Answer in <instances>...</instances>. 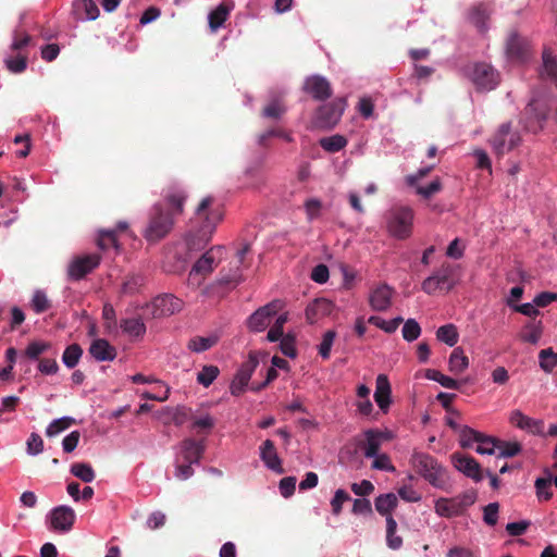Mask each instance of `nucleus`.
Masks as SVG:
<instances>
[{
	"instance_id": "c756f323",
	"label": "nucleus",
	"mask_w": 557,
	"mask_h": 557,
	"mask_svg": "<svg viewBox=\"0 0 557 557\" xmlns=\"http://www.w3.org/2000/svg\"><path fill=\"white\" fill-rule=\"evenodd\" d=\"M250 251V244L246 243L236 252V269L231 274H222L220 282L222 284H236L240 281L242 274L239 272V265L244 263L245 256Z\"/></svg>"
},
{
	"instance_id": "0e129e2a",
	"label": "nucleus",
	"mask_w": 557,
	"mask_h": 557,
	"mask_svg": "<svg viewBox=\"0 0 557 557\" xmlns=\"http://www.w3.org/2000/svg\"><path fill=\"white\" fill-rule=\"evenodd\" d=\"M336 333L332 330L325 332L323 335L322 342L319 345V354L323 359H329L331 354V348L333 342L335 339Z\"/></svg>"
},
{
	"instance_id": "2f4dec72",
	"label": "nucleus",
	"mask_w": 557,
	"mask_h": 557,
	"mask_svg": "<svg viewBox=\"0 0 557 557\" xmlns=\"http://www.w3.org/2000/svg\"><path fill=\"white\" fill-rule=\"evenodd\" d=\"M52 349V344L46 341H32L26 346L23 357L28 360L38 361L40 356Z\"/></svg>"
},
{
	"instance_id": "f257e3e1",
	"label": "nucleus",
	"mask_w": 557,
	"mask_h": 557,
	"mask_svg": "<svg viewBox=\"0 0 557 557\" xmlns=\"http://www.w3.org/2000/svg\"><path fill=\"white\" fill-rule=\"evenodd\" d=\"M213 197L207 196L195 211L193 230L186 238V245L190 251L205 249L222 220V212L218 207H213Z\"/></svg>"
},
{
	"instance_id": "774afa93",
	"label": "nucleus",
	"mask_w": 557,
	"mask_h": 557,
	"mask_svg": "<svg viewBox=\"0 0 557 557\" xmlns=\"http://www.w3.org/2000/svg\"><path fill=\"white\" fill-rule=\"evenodd\" d=\"M417 194L425 199L431 198L433 195L442 190V183L440 178H435L428 186H416Z\"/></svg>"
},
{
	"instance_id": "603ef678",
	"label": "nucleus",
	"mask_w": 557,
	"mask_h": 557,
	"mask_svg": "<svg viewBox=\"0 0 557 557\" xmlns=\"http://www.w3.org/2000/svg\"><path fill=\"white\" fill-rule=\"evenodd\" d=\"M478 446L475 451L481 455H493L495 449L498 447V440L492 436H487L482 433V436L476 442Z\"/></svg>"
},
{
	"instance_id": "9d476101",
	"label": "nucleus",
	"mask_w": 557,
	"mask_h": 557,
	"mask_svg": "<svg viewBox=\"0 0 557 557\" xmlns=\"http://www.w3.org/2000/svg\"><path fill=\"white\" fill-rule=\"evenodd\" d=\"M187 199V193L180 186H171L164 190L162 205L164 211L173 218H177L184 212V205Z\"/></svg>"
},
{
	"instance_id": "8fccbe9b",
	"label": "nucleus",
	"mask_w": 557,
	"mask_h": 557,
	"mask_svg": "<svg viewBox=\"0 0 557 557\" xmlns=\"http://www.w3.org/2000/svg\"><path fill=\"white\" fill-rule=\"evenodd\" d=\"M547 478H539L535 481L536 495L540 500H549L553 497V492L549 490L552 484V475L546 470Z\"/></svg>"
},
{
	"instance_id": "c85d7f7f",
	"label": "nucleus",
	"mask_w": 557,
	"mask_h": 557,
	"mask_svg": "<svg viewBox=\"0 0 557 557\" xmlns=\"http://www.w3.org/2000/svg\"><path fill=\"white\" fill-rule=\"evenodd\" d=\"M542 334H543L542 321L541 320H539V321L532 320L523 326L519 337L524 343L536 345L540 342Z\"/></svg>"
},
{
	"instance_id": "6e6d98bb",
	"label": "nucleus",
	"mask_w": 557,
	"mask_h": 557,
	"mask_svg": "<svg viewBox=\"0 0 557 557\" xmlns=\"http://www.w3.org/2000/svg\"><path fill=\"white\" fill-rule=\"evenodd\" d=\"M7 67L12 73H22L27 67V54L18 52L15 57L5 59Z\"/></svg>"
},
{
	"instance_id": "dca6fc26",
	"label": "nucleus",
	"mask_w": 557,
	"mask_h": 557,
	"mask_svg": "<svg viewBox=\"0 0 557 557\" xmlns=\"http://www.w3.org/2000/svg\"><path fill=\"white\" fill-rule=\"evenodd\" d=\"M75 512L69 506H59L52 509L51 527L60 532H67L73 528L75 522Z\"/></svg>"
},
{
	"instance_id": "37998d69",
	"label": "nucleus",
	"mask_w": 557,
	"mask_h": 557,
	"mask_svg": "<svg viewBox=\"0 0 557 557\" xmlns=\"http://www.w3.org/2000/svg\"><path fill=\"white\" fill-rule=\"evenodd\" d=\"M71 473L85 483H90L95 480V471L89 463H73L71 466Z\"/></svg>"
},
{
	"instance_id": "052dcab7",
	"label": "nucleus",
	"mask_w": 557,
	"mask_h": 557,
	"mask_svg": "<svg viewBox=\"0 0 557 557\" xmlns=\"http://www.w3.org/2000/svg\"><path fill=\"white\" fill-rule=\"evenodd\" d=\"M348 500H350L349 494L345 490L338 488L331 499L332 513L338 516L343 510L344 503Z\"/></svg>"
},
{
	"instance_id": "9b49d317",
	"label": "nucleus",
	"mask_w": 557,
	"mask_h": 557,
	"mask_svg": "<svg viewBox=\"0 0 557 557\" xmlns=\"http://www.w3.org/2000/svg\"><path fill=\"white\" fill-rule=\"evenodd\" d=\"M101 257L97 253L75 257L69 264L67 274L70 278L78 281L100 264Z\"/></svg>"
},
{
	"instance_id": "c03bdc74",
	"label": "nucleus",
	"mask_w": 557,
	"mask_h": 557,
	"mask_svg": "<svg viewBox=\"0 0 557 557\" xmlns=\"http://www.w3.org/2000/svg\"><path fill=\"white\" fill-rule=\"evenodd\" d=\"M403 321L404 319L401 317H397L389 321H385L384 319L377 315H371L368 320L370 324L375 325L376 327L389 334L394 333L398 329L400 323H403Z\"/></svg>"
},
{
	"instance_id": "39448f33",
	"label": "nucleus",
	"mask_w": 557,
	"mask_h": 557,
	"mask_svg": "<svg viewBox=\"0 0 557 557\" xmlns=\"http://www.w3.org/2000/svg\"><path fill=\"white\" fill-rule=\"evenodd\" d=\"M455 272V265L444 262L438 270L422 282L421 289L428 295H434L437 290L450 292L457 284Z\"/></svg>"
},
{
	"instance_id": "a211bd4d",
	"label": "nucleus",
	"mask_w": 557,
	"mask_h": 557,
	"mask_svg": "<svg viewBox=\"0 0 557 557\" xmlns=\"http://www.w3.org/2000/svg\"><path fill=\"white\" fill-rule=\"evenodd\" d=\"M260 459L270 470L280 474L284 472L282 460L278 457L275 445L271 440H265L260 446Z\"/></svg>"
},
{
	"instance_id": "5701e85b",
	"label": "nucleus",
	"mask_w": 557,
	"mask_h": 557,
	"mask_svg": "<svg viewBox=\"0 0 557 557\" xmlns=\"http://www.w3.org/2000/svg\"><path fill=\"white\" fill-rule=\"evenodd\" d=\"M506 52L511 61L523 62L528 55L527 42L517 34H511L507 39Z\"/></svg>"
},
{
	"instance_id": "bf43d9fd",
	"label": "nucleus",
	"mask_w": 557,
	"mask_h": 557,
	"mask_svg": "<svg viewBox=\"0 0 557 557\" xmlns=\"http://www.w3.org/2000/svg\"><path fill=\"white\" fill-rule=\"evenodd\" d=\"M499 450V457L509 458L517 456L522 447L521 444L518 442H505L498 440V447Z\"/></svg>"
},
{
	"instance_id": "f3484780",
	"label": "nucleus",
	"mask_w": 557,
	"mask_h": 557,
	"mask_svg": "<svg viewBox=\"0 0 557 557\" xmlns=\"http://www.w3.org/2000/svg\"><path fill=\"white\" fill-rule=\"evenodd\" d=\"M257 364L258 361L256 359H250L240 367L230 386L232 395L239 396L244 393Z\"/></svg>"
},
{
	"instance_id": "4d7b16f0",
	"label": "nucleus",
	"mask_w": 557,
	"mask_h": 557,
	"mask_svg": "<svg viewBox=\"0 0 557 557\" xmlns=\"http://www.w3.org/2000/svg\"><path fill=\"white\" fill-rule=\"evenodd\" d=\"M403 337L407 342L416 341L421 334V327L414 319H408L401 330Z\"/></svg>"
},
{
	"instance_id": "e2e57ef3",
	"label": "nucleus",
	"mask_w": 557,
	"mask_h": 557,
	"mask_svg": "<svg viewBox=\"0 0 557 557\" xmlns=\"http://www.w3.org/2000/svg\"><path fill=\"white\" fill-rule=\"evenodd\" d=\"M296 338L292 334H286L282 337L280 343V349L283 355L289 358H295L297 355V350L295 347Z\"/></svg>"
},
{
	"instance_id": "5fc2aeb1",
	"label": "nucleus",
	"mask_w": 557,
	"mask_h": 557,
	"mask_svg": "<svg viewBox=\"0 0 557 557\" xmlns=\"http://www.w3.org/2000/svg\"><path fill=\"white\" fill-rule=\"evenodd\" d=\"M285 111L286 109L284 104L280 100L275 99L262 109L261 114L267 119L278 120L285 113Z\"/></svg>"
},
{
	"instance_id": "aec40b11",
	"label": "nucleus",
	"mask_w": 557,
	"mask_h": 557,
	"mask_svg": "<svg viewBox=\"0 0 557 557\" xmlns=\"http://www.w3.org/2000/svg\"><path fill=\"white\" fill-rule=\"evenodd\" d=\"M391 384L385 374H379L375 382L374 400L379 408L386 412L391 405Z\"/></svg>"
},
{
	"instance_id": "4468645a",
	"label": "nucleus",
	"mask_w": 557,
	"mask_h": 557,
	"mask_svg": "<svg viewBox=\"0 0 557 557\" xmlns=\"http://www.w3.org/2000/svg\"><path fill=\"white\" fill-rule=\"evenodd\" d=\"M451 460L455 468L468 478L475 482L483 480L481 466L473 457L455 453L451 455Z\"/></svg>"
},
{
	"instance_id": "13d9d810",
	"label": "nucleus",
	"mask_w": 557,
	"mask_h": 557,
	"mask_svg": "<svg viewBox=\"0 0 557 557\" xmlns=\"http://www.w3.org/2000/svg\"><path fill=\"white\" fill-rule=\"evenodd\" d=\"M97 245L101 250H107L110 247L117 248L119 245L115 231H100Z\"/></svg>"
},
{
	"instance_id": "a878e982",
	"label": "nucleus",
	"mask_w": 557,
	"mask_h": 557,
	"mask_svg": "<svg viewBox=\"0 0 557 557\" xmlns=\"http://www.w3.org/2000/svg\"><path fill=\"white\" fill-rule=\"evenodd\" d=\"M490 15L491 9L486 4L480 3L469 10L468 18L480 33H485L487 30L486 22L488 21Z\"/></svg>"
},
{
	"instance_id": "3c124183",
	"label": "nucleus",
	"mask_w": 557,
	"mask_h": 557,
	"mask_svg": "<svg viewBox=\"0 0 557 557\" xmlns=\"http://www.w3.org/2000/svg\"><path fill=\"white\" fill-rule=\"evenodd\" d=\"M30 306L36 313H42L51 308V301L41 289L35 290Z\"/></svg>"
},
{
	"instance_id": "f03ea898",
	"label": "nucleus",
	"mask_w": 557,
	"mask_h": 557,
	"mask_svg": "<svg viewBox=\"0 0 557 557\" xmlns=\"http://www.w3.org/2000/svg\"><path fill=\"white\" fill-rule=\"evenodd\" d=\"M413 469L432 486L449 492L451 484L447 470L429 454L414 451L410 458Z\"/></svg>"
},
{
	"instance_id": "58836bf2",
	"label": "nucleus",
	"mask_w": 557,
	"mask_h": 557,
	"mask_svg": "<svg viewBox=\"0 0 557 557\" xmlns=\"http://www.w3.org/2000/svg\"><path fill=\"white\" fill-rule=\"evenodd\" d=\"M458 337L457 327L454 324L440 326L436 331V338L450 347L457 344Z\"/></svg>"
},
{
	"instance_id": "79ce46f5",
	"label": "nucleus",
	"mask_w": 557,
	"mask_h": 557,
	"mask_svg": "<svg viewBox=\"0 0 557 557\" xmlns=\"http://www.w3.org/2000/svg\"><path fill=\"white\" fill-rule=\"evenodd\" d=\"M425 377L440 383L445 388L458 389L459 382L450 376L444 375L438 370L428 369Z\"/></svg>"
},
{
	"instance_id": "f8f14e48",
	"label": "nucleus",
	"mask_w": 557,
	"mask_h": 557,
	"mask_svg": "<svg viewBox=\"0 0 557 557\" xmlns=\"http://www.w3.org/2000/svg\"><path fill=\"white\" fill-rule=\"evenodd\" d=\"M221 247L211 248L207 250L193 265L189 272V281L199 285L201 281L209 275L215 267V250H221Z\"/></svg>"
},
{
	"instance_id": "412c9836",
	"label": "nucleus",
	"mask_w": 557,
	"mask_h": 557,
	"mask_svg": "<svg viewBox=\"0 0 557 557\" xmlns=\"http://www.w3.org/2000/svg\"><path fill=\"white\" fill-rule=\"evenodd\" d=\"M88 351L90 356L97 361H112L116 357L115 347L103 338H97L92 341Z\"/></svg>"
},
{
	"instance_id": "4be33fe9",
	"label": "nucleus",
	"mask_w": 557,
	"mask_h": 557,
	"mask_svg": "<svg viewBox=\"0 0 557 557\" xmlns=\"http://www.w3.org/2000/svg\"><path fill=\"white\" fill-rule=\"evenodd\" d=\"M181 451L185 462L199 463L205 451L203 441L186 438L181 444Z\"/></svg>"
},
{
	"instance_id": "ddd939ff",
	"label": "nucleus",
	"mask_w": 557,
	"mask_h": 557,
	"mask_svg": "<svg viewBox=\"0 0 557 557\" xmlns=\"http://www.w3.org/2000/svg\"><path fill=\"white\" fill-rule=\"evenodd\" d=\"M182 307V300L172 294L158 296L151 304L153 318L172 315L181 311Z\"/></svg>"
},
{
	"instance_id": "49530a36",
	"label": "nucleus",
	"mask_w": 557,
	"mask_h": 557,
	"mask_svg": "<svg viewBox=\"0 0 557 557\" xmlns=\"http://www.w3.org/2000/svg\"><path fill=\"white\" fill-rule=\"evenodd\" d=\"M539 359L541 369L546 373H552L557 367V354L552 348L542 349Z\"/></svg>"
},
{
	"instance_id": "6e6552de",
	"label": "nucleus",
	"mask_w": 557,
	"mask_h": 557,
	"mask_svg": "<svg viewBox=\"0 0 557 557\" xmlns=\"http://www.w3.org/2000/svg\"><path fill=\"white\" fill-rule=\"evenodd\" d=\"M346 107L344 98H337L321 106L315 113L314 125L319 128H331L341 120Z\"/></svg>"
},
{
	"instance_id": "20e7f679",
	"label": "nucleus",
	"mask_w": 557,
	"mask_h": 557,
	"mask_svg": "<svg viewBox=\"0 0 557 557\" xmlns=\"http://www.w3.org/2000/svg\"><path fill=\"white\" fill-rule=\"evenodd\" d=\"M175 218L164 211L162 205H154L150 212L149 223L144 232L148 242H158L165 237L173 228Z\"/></svg>"
},
{
	"instance_id": "4c0bfd02",
	"label": "nucleus",
	"mask_w": 557,
	"mask_h": 557,
	"mask_svg": "<svg viewBox=\"0 0 557 557\" xmlns=\"http://www.w3.org/2000/svg\"><path fill=\"white\" fill-rule=\"evenodd\" d=\"M543 71L541 75L547 77L557 86V55H553L549 51L543 52Z\"/></svg>"
},
{
	"instance_id": "7ed1b4c3",
	"label": "nucleus",
	"mask_w": 557,
	"mask_h": 557,
	"mask_svg": "<svg viewBox=\"0 0 557 557\" xmlns=\"http://www.w3.org/2000/svg\"><path fill=\"white\" fill-rule=\"evenodd\" d=\"M414 212L410 207L396 206L385 214L386 228L391 236L404 240L411 236Z\"/></svg>"
},
{
	"instance_id": "680f3d73",
	"label": "nucleus",
	"mask_w": 557,
	"mask_h": 557,
	"mask_svg": "<svg viewBox=\"0 0 557 557\" xmlns=\"http://www.w3.org/2000/svg\"><path fill=\"white\" fill-rule=\"evenodd\" d=\"M270 137H280L283 138L287 143H292L294 139L290 134L286 133L282 128H271L267 132L262 133L259 136L258 143L260 146H267V141Z\"/></svg>"
},
{
	"instance_id": "7c9ffc66",
	"label": "nucleus",
	"mask_w": 557,
	"mask_h": 557,
	"mask_svg": "<svg viewBox=\"0 0 557 557\" xmlns=\"http://www.w3.org/2000/svg\"><path fill=\"white\" fill-rule=\"evenodd\" d=\"M74 10L81 18L95 21L99 16V8L94 0H77Z\"/></svg>"
},
{
	"instance_id": "ea45409f",
	"label": "nucleus",
	"mask_w": 557,
	"mask_h": 557,
	"mask_svg": "<svg viewBox=\"0 0 557 557\" xmlns=\"http://www.w3.org/2000/svg\"><path fill=\"white\" fill-rule=\"evenodd\" d=\"M123 332L126 334L139 337L146 333V325L140 318L125 319L121 323Z\"/></svg>"
},
{
	"instance_id": "a19ab883",
	"label": "nucleus",
	"mask_w": 557,
	"mask_h": 557,
	"mask_svg": "<svg viewBox=\"0 0 557 557\" xmlns=\"http://www.w3.org/2000/svg\"><path fill=\"white\" fill-rule=\"evenodd\" d=\"M83 349L82 347L74 343L69 345L62 355V361L69 369H73L79 362L82 358Z\"/></svg>"
},
{
	"instance_id": "473e14b6",
	"label": "nucleus",
	"mask_w": 557,
	"mask_h": 557,
	"mask_svg": "<svg viewBox=\"0 0 557 557\" xmlns=\"http://www.w3.org/2000/svg\"><path fill=\"white\" fill-rule=\"evenodd\" d=\"M232 5L226 3L219 4L213 11L210 12L208 20L209 26L212 30L220 28L227 20Z\"/></svg>"
},
{
	"instance_id": "2eb2a0df",
	"label": "nucleus",
	"mask_w": 557,
	"mask_h": 557,
	"mask_svg": "<svg viewBox=\"0 0 557 557\" xmlns=\"http://www.w3.org/2000/svg\"><path fill=\"white\" fill-rule=\"evenodd\" d=\"M304 90L319 101H323L332 96L330 82L320 75L309 76L305 82Z\"/></svg>"
},
{
	"instance_id": "0eeeda50",
	"label": "nucleus",
	"mask_w": 557,
	"mask_h": 557,
	"mask_svg": "<svg viewBox=\"0 0 557 557\" xmlns=\"http://www.w3.org/2000/svg\"><path fill=\"white\" fill-rule=\"evenodd\" d=\"M520 135L511 129L510 123H503L490 138V144L497 157H503L520 144Z\"/></svg>"
},
{
	"instance_id": "09e8293b",
	"label": "nucleus",
	"mask_w": 557,
	"mask_h": 557,
	"mask_svg": "<svg viewBox=\"0 0 557 557\" xmlns=\"http://www.w3.org/2000/svg\"><path fill=\"white\" fill-rule=\"evenodd\" d=\"M75 423V419L71 417H63L60 419L53 420L46 429V435L52 437L60 432L69 429L71 425Z\"/></svg>"
},
{
	"instance_id": "de8ad7c7",
	"label": "nucleus",
	"mask_w": 557,
	"mask_h": 557,
	"mask_svg": "<svg viewBox=\"0 0 557 557\" xmlns=\"http://www.w3.org/2000/svg\"><path fill=\"white\" fill-rule=\"evenodd\" d=\"M347 145V139L342 135H333L320 139V146L327 152H338Z\"/></svg>"
},
{
	"instance_id": "a18cd8bd",
	"label": "nucleus",
	"mask_w": 557,
	"mask_h": 557,
	"mask_svg": "<svg viewBox=\"0 0 557 557\" xmlns=\"http://www.w3.org/2000/svg\"><path fill=\"white\" fill-rule=\"evenodd\" d=\"M459 435V444L462 448H471L478 440L481 438L482 433L473 430L468 425H463L460 429Z\"/></svg>"
},
{
	"instance_id": "423d86ee",
	"label": "nucleus",
	"mask_w": 557,
	"mask_h": 557,
	"mask_svg": "<svg viewBox=\"0 0 557 557\" xmlns=\"http://www.w3.org/2000/svg\"><path fill=\"white\" fill-rule=\"evenodd\" d=\"M466 73L480 91L492 90L499 83L498 72L485 62H478L468 66Z\"/></svg>"
},
{
	"instance_id": "c9c22d12",
	"label": "nucleus",
	"mask_w": 557,
	"mask_h": 557,
	"mask_svg": "<svg viewBox=\"0 0 557 557\" xmlns=\"http://www.w3.org/2000/svg\"><path fill=\"white\" fill-rule=\"evenodd\" d=\"M218 342L219 337L216 335H210L207 337L195 336L188 341L187 347L194 352H203L216 345Z\"/></svg>"
},
{
	"instance_id": "338daca9",
	"label": "nucleus",
	"mask_w": 557,
	"mask_h": 557,
	"mask_svg": "<svg viewBox=\"0 0 557 557\" xmlns=\"http://www.w3.org/2000/svg\"><path fill=\"white\" fill-rule=\"evenodd\" d=\"M38 370L45 375H52L59 371V364L54 357L38 360Z\"/></svg>"
},
{
	"instance_id": "1a4fd4ad",
	"label": "nucleus",
	"mask_w": 557,
	"mask_h": 557,
	"mask_svg": "<svg viewBox=\"0 0 557 557\" xmlns=\"http://www.w3.org/2000/svg\"><path fill=\"white\" fill-rule=\"evenodd\" d=\"M284 307V304L280 299L272 300L263 307L256 310L247 320V326L251 332H262L271 323V320Z\"/></svg>"
},
{
	"instance_id": "69168bd1",
	"label": "nucleus",
	"mask_w": 557,
	"mask_h": 557,
	"mask_svg": "<svg viewBox=\"0 0 557 557\" xmlns=\"http://www.w3.org/2000/svg\"><path fill=\"white\" fill-rule=\"evenodd\" d=\"M32 41V36L23 30H15L13 34V41L11 45L12 51H21Z\"/></svg>"
},
{
	"instance_id": "72a5a7b5",
	"label": "nucleus",
	"mask_w": 557,
	"mask_h": 557,
	"mask_svg": "<svg viewBox=\"0 0 557 557\" xmlns=\"http://www.w3.org/2000/svg\"><path fill=\"white\" fill-rule=\"evenodd\" d=\"M398 499L395 494H381L375 498V509L382 516H389L392 510L396 508Z\"/></svg>"
},
{
	"instance_id": "6ab92c4d",
	"label": "nucleus",
	"mask_w": 557,
	"mask_h": 557,
	"mask_svg": "<svg viewBox=\"0 0 557 557\" xmlns=\"http://www.w3.org/2000/svg\"><path fill=\"white\" fill-rule=\"evenodd\" d=\"M393 289L382 284L370 294L369 302L374 311H386L392 305Z\"/></svg>"
},
{
	"instance_id": "b1692460",
	"label": "nucleus",
	"mask_w": 557,
	"mask_h": 557,
	"mask_svg": "<svg viewBox=\"0 0 557 557\" xmlns=\"http://www.w3.org/2000/svg\"><path fill=\"white\" fill-rule=\"evenodd\" d=\"M509 421L515 426L525 430L532 433H541L543 431L544 423L541 420H534L525 414H523L520 410H513L510 413Z\"/></svg>"
},
{
	"instance_id": "bb28decb",
	"label": "nucleus",
	"mask_w": 557,
	"mask_h": 557,
	"mask_svg": "<svg viewBox=\"0 0 557 557\" xmlns=\"http://www.w3.org/2000/svg\"><path fill=\"white\" fill-rule=\"evenodd\" d=\"M332 309V301L324 298L315 299L306 308L307 321L309 323H314L319 318L330 314Z\"/></svg>"
},
{
	"instance_id": "f704fd0d",
	"label": "nucleus",
	"mask_w": 557,
	"mask_h": 557,
	"mask_svg": "<svg viewBox=\"0 0 557 557\" xmlns=\"http://www.w3.org/2000/svg\"><path fill=\"white\" fill-rule=\"evenodd\" d=\"M191 420V429L197 432V434L208 435L211 430L215 426V419L209 413L201 416H193Z\"/></svg>"
},
{
	"instance_id": "e433bc0d",
	"label": "nucleus",
	"mask_w": 557,
	"mask_h": 557,
	"mask_svg": "<svg viewBox=\"0 0 557 557\" xmlns=\"http://www.w3.org/2000/svg\"><path fill=\"white\" fill-rule=\"evenodd\" d=\"M469 366V359L460 347L453 350L449 357V370L455 374L462 373Z\"/></svg>"
},
{
	"instance_id": "864d4df0",
	"label": "nucleus",
	"mask_w": 557,
	"mask_h": 557,
	"mask_svg": "<svg viewBox=\"0 0 557 557\" xmlns=\"http://www.w3.org/2000/svg\"><path fill=\"white\" fill-rule=\"evenodd\" d=\"M220 370L216 366H205L197 374V382L208 387L218 377Z\"/></svg>"
},
{
	"instance_id": "cd10ccee",
	"label": "nucleus",
	"mask_w": 557,
	"mask_h": 557,
	"mask_svg": "<svg viewBox=\"0 0 557 557\" xmlns=\"http://www.w3.org/2000/svg\"><path fill=\"white\" fill-rule=\"evenodd\" d=\"M435 512L446 518L458 516L462 512V504L457 498H440L435 503Z\"/></svg>"
},
{
	"instance_id": "393cba45",
	"label": "nucleus",
	"mask_w": 557,
	"mask_h": 557,
	"mask_svg": "<svg viewBox=\"0 0 557 557\" xmlns=\"http://www.w3.org/2000/svg\"><path fill=\"white\" fill-rule=\"evenodd\" d=\"M383 433L376 430H367L364 432V441H361L359 447L363 450L367 458L375 457L381 447V438Z\"/></svg>"
}]
</instances>
